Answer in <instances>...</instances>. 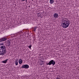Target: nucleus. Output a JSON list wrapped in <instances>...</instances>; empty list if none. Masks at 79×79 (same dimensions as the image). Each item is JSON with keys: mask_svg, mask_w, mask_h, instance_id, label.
Wrapping results in <instances>:
<instances>
[{"mask_svg": "<svg viewBox=\"0 0 79 79\" xmlns=\"http://www.w3.org/2000/svg\"><path fill=\"white\" fill-rule=\"evenodd\" d=\"M69 24H70V23H69V22L66 20L62 21L61 23L62 26L63 28H67L69 27Z\"/></svg>", "mask_w": 79, "mask_h": 79, "instance_id": "nucleus-1", "label": "nucleus"}, {"mask_svg": "<svg viewBox=\"0 0 79 79\" xmlns=\"http://www.w3.org/2000/svg\"><path fill=\"white\" fill-rule=\"evenodd\" d=\"M0 48H1V52H4V53H6V47L4 46H2L0 47Z\"/></svg>", "mask_w": 79, "mask_h": 79, "instance_id": "nucleus-2", "label": "nucleus"}, {"mask_svg": "<svg viewBox=\"0 0 79 79\" xmlns=\"http://www.w3.org/2000/svg\"><path fill=\"white\" fill-rule=\"evenodd\" d=\"M47 65H51L53 64V65H55V62L53 60H52L49 61V62L46 64Z\"/></svg>", "mask_w": 79, "mask_h": 79, "instance_id": "nucleus-3", "label": "nucleus"}, {"mask_svg": "<svg viewBox=\"0 0 79 79\" xmlns=\"http://www.w3.org/2000/svg\"><path fill=\"white\" fill-rule=\"evenodd\" d=\"M7 40V39L6 37H2L0 39V42H3V41H5V40Z\"/></svg>", "mask_w": 79, "mask_h": 79, "instance_id": "nucleus-4", "label": "nucleus"}, {"mask_svg": "<svg viewBox=\"0 0 79 79\" xmlns=\"http://www.w3.org/2000/svg\"><path fill=\"white\" fill-rule=\"evenodd\" d=\"M29 66L28 64H26L23 65L22 68H25V69H27L29 68Z\"/></svg>", "mask_w": 79, "mask_h": 79, "instance_id": "nucleus-5", "label": "nucleus"}, {"mask_svg": "<svg viewBox=\"0 0 79 79\" xmlns=\"http://www.w3.org/2000/svg\"><path fill=\"white\" fill-rule=\"evenodd\" d=\"M53 16L55 18H58L59 17V15H58V13H55L53 15Z\"/></svg>", "mask_w": 79, "mask_h": 79, "instance_id": "nucleus-6", "label": "nucleus"}, {"mask_svg": "<svg viewBox=\"0 0 79 79\" xmlns=\"http://www.w3.org/2000/svg\"><path fill=\"white\" fill-rule=\"evenodd\" d=\"M6 45L7 46H10V41H8L6 42Z\"/></svg>", "mask_w": 79, "mask_h": 79, "instance_id": "nucleus-7", "label": "nucleus"}, {"mask_svg": "<svg viewBox=\"0 0 79 79\" xmlns=\"http://www.w3.org/2000/svg\"><path fill=\"white\" fill-rule=\"evenodd\" d=\"M37 27H34L33 28V30L35 32V31L37 30Z\"/></svg>", "mask_w": 79, "mask_h": 79, "instance_id": "nucleus-8", "label": "nucleus"}, {"mask_svg": "<svg viewBox=\"0 0 79 79\" xmlns=\"http://www.w3.org/2000/svg\"><path fill=\"white\" fill-rule=\"evenodd\" d=\"M44 62L43 61L41 60L40 64V65H42V64H44Z\"/></svg>", "mask_w": 79, "mask_h": 79, "instance_id": "nucleus-9", "label": "nucleus"}, {"mask_svg": "<svg viewBox=\"0 0 79 79\" xmlns=\"http://www.w3.org/2000/svg\"><path fill=\"white\" fill-rule=\"evenodd\" d=\"M50 2L51 4H53L54 3V0H50Z\"/></svg>", "mask_w": 79, "mask_h": 79, "instance_id": "nucleus-10", "label": "nucleus"}, {"mask_svg": "<svg viewBox=\"0 0 79 79\" xmlns=\"http://www.w3.org/2000/svg\"><path fill=\"white\" fill-rule=\"evenodd\" d=\"M19 64H21V63H23V60L21 59H20L19 60Z\"/></svg>", "mask_w": 79, "mask_h": 79, "instance_id": "nucleus-11", "label": "nucleus"}, {"mask_svg": "<svg viewBox=\"0 0 79 79\" xmlns=\"http://www.w3.org/2000/svg\"><path fill=\"white\" fill-rule=\"evenodd\" d=\"M8 59H7L6 60H4L2 61V63H6L7 62V61H8Z\"/></svg>", "mask_w": 79, "mask_h": 79, "instance_id": "nucleus-12", "label": "nucleus"}, {"mask_svg": "<svg viewBox=\"0 0 79 79\" xmlns=\"http://www.w3.org/2000/svg\"><path fill=\"white\" fill-rule=\"evenodd\" d=\"M5 53H5L4 52H3V53H1V55L3 56L4 55H5Z\"/></svg>", "mask_w": 79, "mask_h": 79, "instance_id": "nucleus-13", "label": "nucleus"}, {"mask_svg": "<svg viewBox=\"0 0 79 79\" xmlns=\"http://www.w3.org/2000/svg\"><path fill=\"white\" fill-rule=\"evenodd\" d=\"M18 64V62H15V65L17 66Z\"/></svg>", "mask_w": 79, "mask_h": 79, "instance_id": "nucleus-14", "label": "nucleus"}, {"mask_svg": "<svg viewBox=\"0 0 79 79\" xmlns=\"http://www.w3.org/2000/svg\"><path fill=\"white\" fill-rule=\"evenodd\" d=\"M31 47H32L31 45H30L28 47V48H30V49H31Z\"/></svg>", "mask_w": 79, "mask_h": 79, "instance_id": "nucleus-15", "label": "nucleus"}, {"mask_svg": "<svg viewBox=\"0 0 79 79\" xmlns=\"http://www.w3.org/2000/svg\"><path fill=\"white\" fill-rule=\"evenodd\" d=\"M60 78L58 77H57L56 79H60Z\"/></svg>", "mask_w": 79, "mask_h": 79, "instance_id": "nucleus-16", "label": "nucleus"}, {"mask_svg": "<svg viewBox=\"0 0 79 79\" xmlns=\"http://www.w3.org/2000/svg\"><path fill=\"white\" fill-rule=\"evenodd\" d=\"M18 59H16V62H18Z\"/></svg>", "mask_w": 79, "mask_h": 79, "instance_id": "nucleus-17", "label": "nucleus"}, {"mask_svg": "<svg viewBox=\"0 0 79 79\" xmlns=\"http://www.w3.org/2000/svg\"><path fill=\"white\" fill-rule=\"evenodd\" d=\"M1 45H3V44L2 43L1 44Z\"/></svg>", "mask_w": 79, "mask_h": 79, "instance_id": "nucleus-18", "label": "nucleus"}, {"mask_svg": "<svg viewBox=\"0 0 79 79\" xmlns=\"http://www.w3.org/2000/svg\"><path fill=\"white\" fill-rule=\"evenodd\" d=\"M25 0H26V2H27V0H22V1H25Z\"/></svg>", "mask_w": 79, "mask_h": 79, "instance_id": "nucleus-19", "label": "nucleus"}, {"mask_svg": "<svg viewBox=\"0 0 79 79\" xmlns=\"http://www.w3.org/2000/svg\"><path fill=\"white\" fill-rule=\"evenodd\" d=\"M0 53H2V51H1L0 49Z\"/></svg>", "mask_w": 79, "mask_h": 79, "instance_id": "nucleus-20", "label": "nucleus"}, {"mask_svg": "<svg viewBox=\"0 0 79 79\" xmlns=\"http://www.w3.org/2000/svg\"><path fill=\"white\" fill-rule=\"evenodd\" d=\"M39 14H40V13H39L38 15H39Z\"/></svg>", "mask_w": 79, "mask_h": 79, "instance_id": "nucleus-21", "label": "nucleus"}, {"mask_svg": "<svg viewBox=\"0 0 79 79\" xmlns=\"http://www.w3.org/2000/svg\"><path fill=\"white\" fill-rule=\"evenodd\" d=\"M30 6H29V8H30Z\"/></svg>", "mask_w": 79, "mask_h": 79, "instance_id": "nucleus-22", "label": "nucleus"}, {"mask_svg": "<svg viewBox=\"0 0 79 79\" xmlns=\"http://www.w3.org/2000/svg\"><path fill=\"white\" fill-rule=\"evenodd\" d=\"M0 55H1V53H0Z\"/></svg>", "mask_w": 79, "mask_h": 79, "instance_id": "nucleus-23", "label": "nucleus"}, {"mask_svg": "<svg viewBox=\"0 0 79 79\" xmlns=\"http://www.w3.org/2000/svg\"><path fill=\"white\" fill-rule=\"evenodd\" d=\"M32 0V2H33V0Z\"/></svg>", "mask_w": 79, "mask_h": 79, "instance_id": "nucleus-24", "label": "nucleus"}]
</instances>
